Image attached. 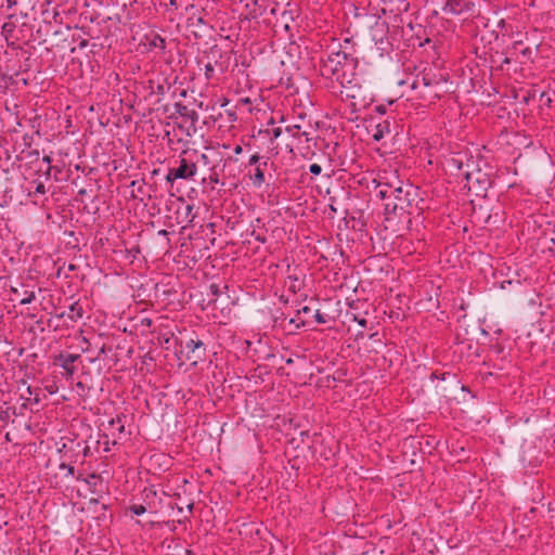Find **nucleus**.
I'll return each mask as SVG.
<instances>
[{"label":"nucleus","mask_w":555,"mask_h":555,"mask_svg":"<svg viewBox=\"0 0 555 555\" xmlns=\"http://www.w3.org/2000/svg\"><path fill=\"white\" fill-rule=\"evenodd\" d=\"M354 64V44L351 38H346L328 47L326 55L321 59L320 75L332 81H346L350 74L348 69L352 70Z\"/></svg>","instance_id":"obj_1"},{"label":"nucleus","mask_w":555,"mask_h":555,"mask_svg":"<svg viewBox=\"0 0 555 555\" xmlns=\"http://www.w3.org/2000/svg\"><path fill=\"white\" fill-rule=\"evenodd\" d=\"M301 124H286L284 127L275 126L273 117L268 121V127L263 133L270 139L271 142L282 138L285 146L292 151L295 145L312 140V127L306 121L305 117H300Z\"/></svg>","instance_id":"obj_2"},{"label":"nucleus","mask_w":555,"mask_h":555,"mask_svg":"<svg viewBox=\"0 0 555 555\" xmlns=\"http://www.w3.org/2000/svg\"><path fill=\"white\" fill-rule=\"evenodd\" d=\"M474 165L473 157L468 156L466 152L453 153L443 162V167L450 175L464 178L467 182L472 180L473 170L470 168Z\"/></svg>","instance_id":"obj_3"},{"label":"nucleus","mask_w":555,"mask_h":555,"mask_svg":"<svg viewBox=\"0 0 555 555\" xmlns=\"http://www.w3.org/2000/svg\"><path fill=\"white\" fill-rule=\"evenodd\" d=\"M446 82L442 75H435L431 73H424L421 78L416 77L411 87L413 90H418V95L424 100L433 101L439 98L438 89Z\"/></svg>","instance_id":"obj_4"},{"label":"nucleus","mask_w":555,"mask_h":555,"mask_svg":"<svg viewBox=\"0 0 555 555\" xmlns=\"http://www.w3.org/2000/svg\"><path fill=\"white\" fill-rule=\"evenodd\" d=\"M141 30H144L143 34L135 31L133 35V40L138 41L140 48H142V52H157L163 54L166 49L165 39L153 28L147 26H139Z\"/></svg>","instance_id":"obj_5"},{"label":"nucleus","mask_w":555,"mask_h":555,"mask_svg":"<svg viewBox=\"0 0 555 555\" xmlns=\"http://www.w3.org/2000/svg\"><path fill=\"white\" fill-rule=\"evenodd\" d=\"M372 41L379 56L389 55L393 49V39L385 21H376L370 29Z\"/></svg>","instance_id":"obj_6"},{"label":"nucleus","mask_w":555,"mask_h":555,"mask_svg":"<svg viewBox=\"0 0 555 555\" xmlns=\"http://www.w3.org/2000/svg\"><path fill=\"white\" fill-rule=\"evenodd\" d=\"M339 94L341 100H349L353 109H359L364 104L362 88L357 81L353 72L346 77V81H339Z\"/></svg>","instance_id":"obj_7"},{"label":"nucleus","mask_w":555,"mask_h":555,"mask_svg":"<svg viewBox=\"0 0 555 555\" xmlns=\"http://www.w3.org/2000/svg\"><path fill=\"white\" fill-rule=\"evenodd\" d=\"M374 182H376L375 195L380 199H391L396 192L402 193L401 182L395 173L384 172Z\"/></svg>","instance_id":"obj_8"},{"label":"nucleus","mask_w":555,"mask_h":555,"mask_svg":"<svg viewBox=\"0 0 555 555\" xmlns=\"http://www.w3.org/2000/svg\"><path fill=\"white\" fill-rule=\"evenodd\" d=\"M179 359H183L193 365H196L205 357V346L199 339L190 338L185 343L181 341L179 349Z\"/></svg>","instance_id":"obj_9"},{"label":"nucleus","mask_w":555,"mask_h":555,"mask_svg":"<svg viewBox=\"0 0 555 555\" xmlns=\"http://www.w3.org/2000/svg\"><path fill=\"white\" fill-rule=\"evenodd\" d=\"M240 2L244 3L248 20H258L267 12L275 14V8L271 5L270 0H240Z\"/></svg>","instance_id":"obj_10"},{"label":"nucleus","mask_w":555,"mask_h":555,"mask_svg":"<svg viewBox=\"0 0 555 555\" xmlns=\"http://www.w3.org/2000/svg\"><path fill=\"white\" fill-rule=\"evenodd\" d=\"M473 8V0H447L442 7V12L451 15H460L472 11Z\"/></svg>","instance_id":"obj_11"},{"label":"nucleus","mask_w":555,"mask_h":555,"mask_svg":"<svg viewBox=\"0 0 555 555\" xmlns=\"http://www.w3.org/2000/svg\"><path fill=\"white\" fill-rule=\"evenodd\" d=\"M197 173V166L195 163H188L185 158H181L178 168L173 169V178L183 180H191Z\"/></svg>","instance_id":"obj_12"},{"label":"nucleus","mask_w":555,"mask_h":555,"mask_svg":"<svg viewBox=\"0 0 555 555\" xmlns=\"http://www.w3.org/2000/svg\"><path fill=\"white\" fill-rule=\"evenodd\" d=\"M79 359V354L64 353L57 358L60 366L65 370L67 377H70L75 373L74 363Z\"/></svg>","instance_id":"obj_13"},{"label":"nucleus","mask_w":555,"mask_h":555,"mask_svg":"<svg viewBox=\"0 0 555 555\" xmlns=\"http://www.w3.org/2000/svg\"><path fill=\"white\" fill-rule=\"evenodd\" d=\"M264 167H267V159L262 164L255 167V172L250 175L249 179L255 188H260L264 182Z\"/></svg>","instance_id":"obj_14"},{"label":"nucleus","mask_w":555,"mask_h":555,"mask_svg":"<svg viewBox=\"0 0 555 555\" xmlns=\"http://www.w3.org/2000/svg\"><path fill=\"white\" fill-rule=\"evenodd\" d=\"M23 386H25V390L21 393V398L34 404H38L41 400L40 390L33 388L30 385H26V383H23Z\"/></svg>","instance_id":"obj_15"},{"label":"nucleus","mask_w":555,"mask_h":555,"mask_svg":"<svg viewBox=\"0 0 555 555\" xmlns=\"http://www.w3.org/2000/svg\"><path fill=\"white\" fill-rule=\"evenodd\" d=\"M124 415H117L115 418H112L108 422V430H111V434L115 436V434H118V438L125 433V423H124Z\"/></svg>","instance_id":"obj_16"},{"label":"nucleus","mask_w":555,"mask_h":555,"mask_svg":"<svg viewBox=\"0 0 555 555\" xmlns=\"http://www.w3.org/2000/svg\"><path fill=\"white\" fill-rule=\"evenodd\" d=\"M391 198H393V203L392 204L387 203L386 209H389L390 207H392L393 210H396L397 208H400L401 210H403L405 208L404 203L408 202V199L403 197V192L402 193L396 192L395 194H392Z\"/></svg>","instance_id":"obj_17"},{"label":"nucleus","mask_w":555,"mask_h":555,"mask_svg":"<svg viewBox=\"0 0 555 555\" xmlns=\"http://www.w3.org/2000/svg\"><path fill=\"white\" fill-rule=\"evenodd\" d=\"M512 49L514 50L515 53L521 54V56H524V59H526L528 61H532L533 50L529 47L521 48L520 41L514 42Z\"/></svg>","instance_id":"obj_18"},{"label":"nucleus","mask_w":555,"mask_h":555,"mask_svg":"<svg viewBox=\"0 0 555 555\" xmlns=\"http://www.w3.org/2000/svg\"><path fill=\"white\" fill-rule=\"evenodd\" d=\"M82 314H83L82 308L80 306H78L77 304H73L69 307V311L67 313V317L72 321H77V320L82 318Z\"/></svg>","instance_id":"obj_19"},{"label":"nucleus","mask_w":555,"mask_h":555,"mask_svg":"<svg viewBox=\"0 0 555 555\" xmlns=\"http://www.w3.org/2000/svg\"><path fill=\"white\" fill-rule=\"evenodd\" d=\"M216 67L217 64H212L211 62H207L204 64V75L207 80H211L216 76Z\"/></svg>","instance_id":"obj_20"},{"label":"nucleus","mask_w":555,"mask_h":555,"mask_svg":"<svg viewBox=\"0 0 555 555\" xmlns=\"http://www.w3.org/2000/svg\"><path fill=\"white\" fill-rule=\"evenodd\" d=\"M36 299V294L34 291H26L25 296L20 300V305H29Z\"/></svg>","instance_id":"obj_21"},{"label":"nucleus","mask_w":555,"mask_h":555,"mask_svg":"<svg viewBox=\"0 0 555 555\" xmlns=\"http://www.w3.org/2000/svg\"><path fill=\"white\" fill-rule=\"evenodd\" d=\"M384 129H386L388 131V125H378L377 126V130L375 133H373V139L375 141H379L380 139H383L384 137Z\"/></svg>","instance_id":"obj_22"},{"label":"nucleus","mask_w":555,"mask_h":555,"mask_svg":"<svg viewBox=\"0 0 555 555\" xmlns=\"http://www.w3.org/2000/svg\"><path fill=\"white\" fill-rule=\"evenodd\" d=\"M130 512L137 516H140L146 512V507L142 504H134L130 506Z\"/></svg>","instance_id":"obj_23"},{"label":"nucleus","mask_w":555,"mask_h":555,"mask_svg":"<svg viewBox=\"0 0 555 555\" xmlns=\"http://www.w3.org/2000/svg\"><path fill=\"white\" fill-rule=\"evenodd\" d=\"M264 160L259 154H254L249 157L248 165L249 166H258V164H262Z\"/></svg>","instance_id":"obj_24"},{"label":"nucleus","mask_w":555,"mask_h":555,"mask_svg":"<svg viewBox=\"0 0 555 555\" xmlns=\"http://www.w3.org/2000/svg\"><path fill=\"white\" fill-rule=\"evenodd\" d=\"M314 320L317 323L319 324H324L326 323V319L324 317L323 313L320 312V310H317L315 313H314Z\"/></svg>","instance_id":"obj_25"},{"label":"nucleus","mask_w":555,"mask_h":555,"mask_svg":"<svg viewBox=\"0 0 555 555\" xmlns=\"http://www.w3.org/2000/svg\"><path fill=\"white\" fill-rule=\"evenodd\" d=\"M167 10L169 9H179L181 7V0H169V2L166 4Z\"/></svg>","instance_id":"obj_26"},{"label":"nucleus","mask_w":555,"mask_h":555,"mask_svg":"<svg viewBox=\"0 0 555 555\" xmlns=\"http://www.w3.org/2000/svg\"><path fill=\"white\" fill-rule=\"evenodd\" d=\"M309 171L314 175V176H318L321 173L322 171V168L319 164H311L310 167H309Z\"/></svg>","instance_id":"obj_27"},{"label":"nucleus","mask_w":555,"mask_h":555,"mask_svg":"<svg viewBox=\"0 0 555 555\" xmlns=\"http://www.w3.org/2000/svg\"><path fill=\"white\" fill-rule=\"evenodd\" d=\"M352 320L357 322L361 327L365 328L367 326V321L365 318H361L358 315H353Z\"/></svg>","instance_id":"obj_28"},{"label":"nucleus","mask_w":555,"mask_h":555,"mask_svg":"<svg viewBox=\"0 0 555 555\" xmlns=\"http://www.w3.org/2000/svg\"><path fill=\"white\" fill-rule=\"evenodd\" d=\"M300 117H302V116H301V115H299V116H298V118H297L296 120L288 122V119H286L283 115H281V116H280V120H279V121H280L281 124H301V119H300Z\"/></svg>","instance_id":"obj_29"},{"label":"nucleus","mask_w":555,"mask_h":555,"mask_svg":"<svg viewBox=\"0 0 555 555\" xmlns=\"http://www.w3.org/2000/svg\"><path fill=\"white\" fill-rule=\"evenodd\" d=\"M60 469H61V470H66V473H67L68 475H74V467H73L72 465H68V464H64V463H63V464H61V465H60Z\"/></svg>","instance_id":"obj_30"},{"label":"nucleus","mask_w":555,"mask_h":555,"mask_svg":"<svg viewBox=\"0 0 555 555\" xmlns=\"http://www.w3.org/2000/svg\"><path fill=\"white\" fill-rule=\"evenodd\" d=\"M35 193L37 194H44L46 193V186L43 183L39 182L35 188Z\"/></svg>","instance_id":"obj_31"},{"label":"nucleus","mask_w":555,"mask_h":555,"mask_svg":"<svg viewBox=\"0 0 555 555\" xmlns=\"http://www.w3.org/2000/svg\"><path fill=\"white\" fill-rule=\"evenodd\" d=\"M42 162H43V163H46V164L48 165L47 173H48V175H50V169H51L50 164H51V162H52L51 156H49V155H44V156L42 157Z\"/></svg>","instance_id":"obj_32"},{"label":"nucleus","mask_w":555,"mask_h":555,"mask_svg":"<svg viewBox=\"0 0 555 555\" xmlns=\"http://www.w3.org/2000/svg\"><path fill=\"white\" fill-rule=\"evenodd\" d=\"M179 178H173V169H170L166 176V180L170 183H172L175 180H178Z\"/></svg>","instance_id":"obj_33"},{"label":"nucleus","mask_w":555,"mask_h":555,"mask_svg":"<svg viewBox=\"0 0 555 555\" xmlns=\"http://www.w3.org/2000/svg\"><path fill=\"white\" fill-rule=\"evenodd\" d=\"M144 492H145V498L146 499L150 498V495H153V496L156 495V491L153 488L145 489Z\"/></svg>","instance_id":"obj_34"},{"label":"nucleus","mask_w":555,"mask_h":555,"mask_svg":"<svg viewBox=\"0 0 555 555\" xmlns=\"http://www.w3.org/2000/svg\"><path fill=\"white\" fill-rule=\"evenodd\" d=\"M289 323H291V324H294L296 328H300L301 326H304V325H305V323H304V322L298 323L295 319H291V320H289Z\"/></svg>","instance_id":"obj_35"},{"label":"nucleus","mask_w":555,"mask_h":555,"mask_svg":"<svg viewBox=\"0 0 555 555\" xmlns=\"http://www.w3.org/2000/svg\"><path fill=\"white\" fill-rule=\"evenodd\" d=\"M309 312H311V309L308 306H305L298 310V313H309Z\"/></svg>","instance_id":"obj_36"},{"label":"nucleus","mask_w":555,"mask_h":555,"mask_svg":"<svg viewBox=\"0 0 555 555\" xmlns=\"http://www.w3.org/2000/svg\"><path fill=\"white\" fill-rule=\"evenodd\" d=\"M233 151L236 155H240L243 152V149L241 145H236Z\"/></svg>","instance_id":"obj_37"},{"label":"nucleus","mask_w":555,"mask_h":555,"mask_svg":"<svg viewBox=\"0 0 555 555\" xmlns=\"http://www.w3.org/2000/svg\"><path fill=\"white\" fill-rule=\"evenodd\" d=\"M76 387H77L78 389H83V388H85V386H83V384H82L81 382H78V383L76 384Z\"/></svg>","instance_id":"obj_38"},{"label":"nucleus","mask_w":555,"mask_h":555,"mask_svg":"<svg viewBox=\"0 0 555 555\" xmlns=\"http://www.w3.org/2000/svg\"><path fill=\"white\" fill-rule=\"evenodd\" d=\"M12 293H13L14 295H18V291H17L16 288H12Z\"/></svg>","instance_id":"obj_39"},{"label":"nucleus","mask_w":555,"mask_h":555,"mask_svg":"<svg viewBox=\"0 0 555 555\" xmlns=\"http://www.w3.org/2000/svg\"><path fill=\"white\" fill-rule=\"evenodd\" d=\"M159 234L165 235V234H167V231L166 230H160Z\"/></svg>","instance_id":"obj_40"},{"label":"nucleus","mask_w":555,"mask_h":555,"mask_svg":"<svg viewBox=\"0 0 555 555\" xmlns=\"http://www.w3.org/2000/svg\"><path fill=\"white\" fill-rule=\"evenodd\" d=\"M49 392H50L51 395H53V393L55 392V390L53 389V387H50Z\"/></svg>","instance_id":"obj_41"},{"label":"nucleus","mask_w":555,"mask_h":555,"mask_svg":"<svg viewBox=\"0 0 555 555\" xmlns=\"http://www.w3.org/2000/svg\"><path fill=\"white\" fill-rule=\"evenodd\" d=\"M204 160H207V155L206 154H202L201 156Z\"/></svg>","instance_id":"obj_42"},{"label":"nucleus","mask_w":555,"mask_h":555,"mask_svg":"<svg viewBox=\"0 0 555 555\" xmlns=\"http://www.w3.org/2000/svg\"><path fill=\"white\" fill-rule=\"evenodd\" d=\"M192 208H193V207H192L191 205H188V206H186V210H188V211H191V210H192Z\"/></svg>","instance_id":"obj_43"},{"label":"nucleus","mask_w":555,"mask_h":555,"mask_svg":"<svg viewBox=\"0 0 555 555\" xmlns=\"http://www.w3.org/2000/svg\"><path fill=\"white\" fill-rule=\"evenodd\" d=\"M219 72L222 73L223 72V68L221 65H219Z\"/></svg>","instance_id":"obj_44"},{"label":"nucleus","mask_w":555,"mask_h":555,"mask_svg":"<svg viewBox=\"0 0 555 555\" xmlns=\"http://www.w3.org/2000/svg\"><path fill=\"white\" fill-rule=\"evenodd\" d=\"M257 240L262 242V243L264 242V240H262V237H257Z\"/></svg>","instance_id":"obj_45"}]
</instances>
